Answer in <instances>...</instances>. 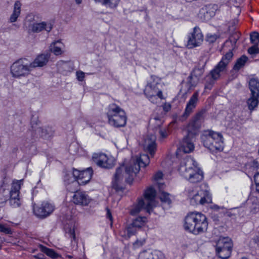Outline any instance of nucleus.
Returning a JSON list of instances; mask_svg holds the SVG:
<instances>
[{
  "label": "nucleus",
  "instance_id": "f257e3e1",
  "mask_svg": "<svg viewBox=\"0 0 259 259\" xmlns=\"http://www.w3.org/2000/svg\"><path fill=\"white\" fill-rule=\"evenodd\" d=\"M150 162L149 156L147 154H141L140 157L133 158L128 165L120 166L116 169L112 181L113 188L116 191L123 189L122 182L123 179L127 183H132L134 177L139 171L140 167H146Z\"/></svg>",
  "mask_w": 259,
  "mask_h": 259
},
{
  "label": "nucleus",
  "instance_id": "f03ea898",
  "mask_svg": "<svg viewBox=\"0 0 259 259\" xmlns=\"http://www.w3.org/2000/svg\"><path fill=\"white\" fill-rule=\"evenodd\" d=\"M178 170L182 177L191 183H198L203 179V171L198 167L195 160L190 156L182 160Z\"/></svg>",
  "mask_w": 259,
  "mask_h": 259
},
{
  "label": "nucleus",
  "instance_id": "7ed1b4c3",
  "mask_svg": "<svg viewBox=\"0 0 259 259\" xmlns=\"http://www.w3.org/2000/svg\"><path fill=\"white\" fill-rule=\"evenodd\" d=\"M207 226V218L201 213L190 212L185 218L184 228L193 234L198 235L204 232Z\"/></svg>",
  "mask_w": 259,
  "mask_h": 259
},
{
  "label": "nucleus",
  "instance_id": "20e7f679",
  "mask_svg": "<svg viewBox=\"0 0 259 259\" xmlns=\"http://www.w3.org/2000/svg\"><path fill=\"white\" fill-rule=\"evenodd\" d=\"M201 142L204 147L212 152L223 150V140L221 134L212 130H205L201 135Z\"/></svg>",
  "mask_w": 259,
  "mask_h": 259
},
{
  "label": "nucleus",
  "instance_id": "39448f33",
  "mask_svg": "<svg viewBox=\"0 0 259 259\" xmlns=\"http://www.w3.org/2000/svg\"><path fill=\"white\" fill-rule=\"evenodd\" d=\"M162 83L161 79L157 76L152 75L147 81L144 90V95L152 103H157L158 98L163 99L161 90Z\"/></svg>",
  "mask_w": 259,
  "mask_h": 259
},
{
  "label": "nucleus",
  "instance_id": "423d86ee",
  "mask_svg": "<svg viewBox=\"0 0 259 259\" xmlns=\"http://www.w3.org/2000/svg\"><path fill=\"white\" fill-rule=\"evenodd\" d=\"M108 122L114 127H123L126 123V116L124 111L115 104L108 106L107 113Z\"/></svg>",
  "mask_w": 259,
  "mask_h": 259
},
{
  "label": "nucleus",
  "instance_id": "0eeeda50",
  "mask_svg": "<svg viewBox=\"0 0 259 259\" xmlns=\"http://www.w3.org/2000/svg\"><path fill=\"white\" fill-rule=\"evenodd\" d=\"M32 71L29 62L26 59H20L14 62L10 67L12 77L20 78L28 76Z\"/></svg>",
  "mask_w": 259,
  "mask_h": 259
},
{
  "label": "nucleus",
  "instance_id": "6e6552de",
  "mask_svg": "<svg viewBox=\"0 0 259 259\" xmlns=\"http://www.w3.org/2000/svg\"><path fill=\"white\" fill-rule=\"evenodd\" d=\"M188 196L192 205H204L205 203L211 202V196L207 191L203 190L198 191L193 188L190 189L188 191Z\"/></svg>",
  "mask_w": 259,
  "mask_h": 259
},
{
  "label": "nucleus",
  "instance_id": "1a4fd4ad",
  "mask_svg": "<svg viewBox=\"0 0 259 259\" xmlns=\"http://www.w3.org/2000/svg\"><path fill=\"white\" fill-rule=\"evenodd\" d=\"M205 111L202 110L197 112L191 119L187 126V135L194 137L198 134L204 121Z\"/></svg>",
  "mask_w": 259,
  "mask_h": 259
},
{
  "label": "nucleus",
  "instance_id": "9d476101",
  "mask_svg": "<svg viewBox=\"0 0 259 259\" xmlns=\"http://www.w3.org/2000/svg\"><path fill=\"white\" fill-rule=\"evenodd\" d=\"M233 56L231 51L227 52L222 58L221 60L210 72L211 77L218 80L221 76V74L226 71L227 66L230 63Z\"/></svg>",
  "mask_w": 259,
  "mask_h": 259
},
{
  "label": "nucleus",
  "instance_id": "9b49d317",
  "mask_svg": "<svg viewBox=\"0 0 259 259\" xmlns=\"http://www.w3.org/2000/svg\"><path fill=\"white\" fill-rule=\"evenodd\" d=\"M147 222L146 217H139L134 219L132 222L127 225L123 232H120V235L125 238H129L135 235L137 231L144 226Z\"/></svg>",
  "mask_w": 259,
  "mask_h": 259
},
{
  "label": "nucleus",
  "instance_id": "f8f14e48",
  "mask_svg": "<svg viewBox=\"0 0 259 259\" xmlns=\"http://www.w3.org/2000/svg\"><path fill=\"white\" fill-rule=\"evenodd\" d=\"M21 181L14 182L12 184L11 190H9V198L10 205L14 208L21 205V201L19 197Z\"/></svg>",
  "mask_w": 259,
  "mask_h": 259
},
{
  "label": "nucleus",
  "instance_id": "ddd939ff",
  "mask_svg": "<svg viewBox=\"0 0 259 259\" xmlns=\"http://www.w3.org/2000/svg\"><path fill=\"white\" fill-rule=\"evenodd\" d=\"M34 214L38 218L44 219L50 215L54 210L55 206L47 201L42 202L39 206L33 205Z\"/></svg>",
  "mask_w": 259,
  "mask_h": 259
},
{
  "label": "nucleus",
  "instance_id": "4468645a",
  "mask_svg": "<svg viewBox=\"0 0 259 259\" xmlns=\"http://www.w3.org/2000/svg\"><path fill=\"white\" fill-rule=\"evenodd\" d=\"M203 41V35L198 27H195L193 31L188 36L187 46L189 49L200 46Z\"/></svg>",
  "mask_w": 259,
  "mask_h": 259
},
{
  "label": "nucleus",
  "instance_id": "2eb2a0df",
  "mask_svg": "<svg viewBox=\"0 0 259 259\" xmlns=\"http://www.w3.org/2000/svg\"><path fill=\"white\" fill-rule=\"evenodd\" d=\"M92 159L95 163L102 168L109 169L114 165L112 158L103 153H94Z\"/></svg>",
  "mask_w": 259,
  "mask_h": 259
},
{
  "label": "nucleus",
  "instance_id": "dca6fc26",
  "mask_svg": "<svg viewBox=\"0 0 259 259\" xmlns=\"http://www.w3.org/2000/svg\"><path fill=\"white\" fill-rule=\"evenodd\" d=\"M156 192L152 187L148 188L144 192V201L146 203V211L150 213L154 207L155 206V197Z\"/></svg>",
  "mask_w": 259,
  "mask_h": 259
},
{
  "label": "nucleus",
  "instance_id": "f3484780",
  "mask_svg": "<svg viewBox=\"0 0 259 259\" xmlns=\"http://www.w3.org/2000/svg\"><path fill=\"white\" fill-rule=\"evenodd\" d=\"M199 91H196L191 97L187 103L185 111L181 118L182 120L187 119L193 112L198 102Z\"/></svg>",
  "mask_w": 259,
  "mask_h": 259
},
{
  "label": "nucleus",
  "instance_id": "a211bd4d",
  "mask_svg": "<svg viewBox=\"0 0 259 259\" xmlns=\"http://www.w3.org/2000/svg\"><path fill=\"white\" fill-rule=\"evenodd\" d=\"M218 8V6L215 4H209L205 6L200 10V18L204 21L210 20L215 15Z\"/></svg>",
  "mask_w": 259,
  "mask_h": 259
},
{
  "label": "nucleus",
  "instance_id": "6ab92c4d",
  "mask_svg": "<svg viewBox=\"0 0 259 259\" xmlns=\"http://www.w3.org/2000/svg\"><path fill=\"white\" fill-rule=\"evenodd\" d=\"M145 151L148 152L153 157L156 150V137L154 135H148L145 139L143 143Z\"/></svg>",
  "mask_w": 259,
  "mask_h": 259
},
{
  "label": "nucleus",
  "instance_id": "aec40b11",
  "mask_svg": "<svg viewBox=\"0 0 259 259\" xmlns=\"http://www.w3.org/2000/svg\"><path fill=\"white\" fill-rule=\"evenodd\" d=\"M52 29V25L50 23L42 22L40 23H33L29 25L28 30L29 33H39L43 30L49 32Z\"/></svg>",
  "mask_w": 259,
  "mask_h": 259
},
{
  "label": "nucleus",
  "instance_id": "412c9836",
  "mask_svg": "<svg viewBox=\"0 0 259 259\" xmlns=\"http://www.w3.org/2000/svg\"><path fill=\"white\" fill-rule=\"evenodd\" d=\"M91 200L90 197L84 192L77 191L72 197V201L74 204L82 206L88 205Z\"/></svg>",
  "mask_w": 259,
  "mask_h": 259
},
{
  "label": "nucleus",
  "instance_id": "4be33fe9",
  "mask_svg": "<svg viewBox=\"0 0 259 259\" xmlns=\"http://www.w3.org/2000/svg\"><path fill=\"white\" fill-rule=\"evenodd\" d=\"M64 181L68 191L74 193L77 192L78 187L80 184L72 177L71 174H65Z\"/></svg>",
  "mask_w": 259,
  "mask_h": 259
},
{
  "label": "nucleus",
  "instance_id": "5701e85b",
  "mask_svg": "<svg viewBox=\"0 0 259 259\" xmlns=\"http://www.w3.org/2000/svg\"><path fill=\"white\" fill-rule=\"evenodd\" d=\"M194 137L187 135L184 138L181 146L178 149L180 152H183L185 153H189L193 151L194 145L193 144Z\"/></svg>",
  "mask_w": 259,
  "mask_h": 259
},
{
  "label": "nucleus",
  "instance_id": "b1692460",
  "mask_svg": "<svg viewBox=\"0 0 259 259\" xmlns=\"http://www.w3.org/2000/svg\"><path fill=\"white\" fill-rule=\"evenodd\" d=\"M204 73V68H195L191 75L188 78V83L189 84V88L195 87L199 79Z\"/></svg>",
  "mask_w": 259,
  "mask_h": 259
},
{
  "label": "nucleus",
  "instance_id": "393cba45",
  "mask_svg": "<svg viewBox=\"0 0 259 259\" xmlns=\"http://www.w3.org/2000/svg\"><path fill=\"white\" fill-rule=\"evenodd\" d=\"M50 57L49 53L38 55L32 62H29L32 69L36 67H41L47 64Z\"/></svg>",
  "mask_w": 259,
  "mask_h": 259
},
{
  "label": "nucleus",
  "instance_id": "a878e982",
  "mask_svg": "<svg viewBox=\"0 0 259 259\" xmlns=\"http://www.w3.org/2000/svg\"><path fill=\"white\" fill-rule=\"evenodd\" d=\"M93 170L91 167L88 168L86 170L81 171L79 180L77 181L80 185H84L88 183L92 178Z\"/></svg>",
  "mask_w": 259,
  "mask_h": 259
},
{
  "label": "nucleus",
  "instance_id": "bb28decb",
  "mask_svg": "<svg viewBox=\"0 0 259 259\" xmlns=\"http://www.w3.org/2000/svg\"><path fill=\"white\" fill-rule=\"evenodd\" d=\"M227 246L228 248H232L231 240L228 237L220 238L217 242L215 250H224Z\"/></svg>",
  "mask_w": 259,
  "mask_h": 259
},
{
  "label": "nucleus",
  "instance_id": "cd10ccee",
  "mask_svg": "<svg viewBox=\"0 0 259 259\" xmlns=\"http://www.w3.org/2000/svg\"><path fill=\"white\" fill-rule=\"evenodd\" d=\"M64 48V45L60 40L52 42L50 46V51L57 56L63 54Z\"/></svg>",
  "mask_w": 259,
  "mask_h": 259
},
{
  "label": "nucleus",
  "instance_id": "c85d7f7f",
  "mask_svg": "<svg viewBox=\"0 0 259 259\" xmlns=\"http://www.w3.org/2000/svg\"><path fill=\"white\" fill-rule=\"evenodd\" d=\"M142 259H163V254L158 251L153 252H144L140 255Z\"/></svg>",
  "mask_w": 259,
  "mask_h": 259
},
{
  "label": "nucleus",
  "instance_id": "c756f323",
  "mask_svg": "<svg viewBox=\"0 0 259 259\" xmlns=\"http://www.w3.org/2000/svg\"><path fill=\"white\" fill-rule=\"evenodd\" d=\"M21 4L19 1H16L14 6L12 14L10 17V22H15L20 15Z\"/></svg>",
  "mask_w": 259,
  "mask_h": 259
},
{
  "label": "nucleus",
  "instance_id": "7c9ffc66",
  "mask_svg": "<svg viewBox=\"0 0 259 259\" xmlns=\"http://www.w3.org/2000/svg\"><path fill=\"white\" fill-rule=\"evenodd\" d=\"M259 95L251 94L250 97L247 101V105L248 109L251 112L253 111L258 105V97Z\"/></svg>",
  "mask_w": 259,
  "mask_h": 259
},
{
  "label": "nucleus",
  "instance_id": "2f4dec72",
  "mask_svg": "<svg viewBox=\"0 0 259 259\" xmlns=\"http://www.w3.org/2000/svg\"><path fill=\"white\" fill-rule=\"evenodd\" d=\"M146 203L143 199H139L138 203L135 205L130 211L131 214L133 215H136L140 212V211L144 209L146 210Z\"/></svg>",
  "mask_w": 259,
  "mask_h": 259
},
{
  "label": "nucleus",
  "instance_id": "473e14b6",
  "mask_svg": "<svg viewBox=\"0 0 259 259\" xmlns=\"http://www.w3.org/2000/svg\"><path fill=\"white\" fill-rule=\"evenodd\" d=\"M57 66L58 70L62 73H66L72 69L71 64L68 62L60 61L57 63Z\"/></svg>",
  "mask_w": 259,
  "mask_h": 259
},
{
  "label": "nucleus",
  "instance_id": "72a5a7b5",
  "mask_svg": "<svg viewBox=\"0 0 259 259\" xmlns=\"http://www.w3.org/2000/svg\"><path fill=\"white\" fill-rule=\"evenodd\" d=\"M251 94L259 95V81L257 79L251 78L249 82Z\"/></svg>",
  "mask_w": 259,
  "mask_h": 259
},
{
  "label": "nucleus",
  "instance_id": "f704fd0d",
  "mask_svg": "<svg viewBox=\"0 0 259 259\" xmlns=\"http://www.w3.org/2000/svg\"><path fill=\"white\" fill-rule=\"evenodd\" d=\"M36 132L41 137L46 139L53 136L54 134V131L51 129V128L50 127L45 128L42 127H38L36 130Z\"/></svg>",
  "mask_w": 259,
  "mask_h": 259
},
{
  "label": "nucleus",
  "instance_id": "c9c22d12",
  "mask_svg": "<svg viewBox=\"0 0 259 259\" xmlns=\"http://www.w3.org/2000/svg\"><path fill=\"white\" fill-rule=\"evenodd\" d=\"M39 248L41 252L53 259L56 258L59 256V255L52 249L49 248L42 245H39Z\"/></svg>",
  "mask_w": 259,
  "mask_h": 259
},
{
  "label": "nucleus",
  "instance_id": "e433bc0d",
  "mask_svg": "<svg viewBox=\"0 0 259 259\" xmlns=\"http://www.w3.org/2000/svg\"><path fill=\"white\" fill-rule=\"evenodd\" d=\"M249 203L250 204V211L255 213L259 210V199L255 197H251L249 199Z\"/></svg>",
  "mask_w": 259,
  "mask_h": 259
},
{
  "label": "nucleus",
  "instance_id": "4c0bfd02",
  "mask_svg": "<svg viewBox=\"0 0 259 259\" xmlns=\"http://www.w3.org/2000/svg\"><path fill=\"white\" fill-rule=\"evenodd\" d=\"M227 248L224 250H216V252L218 256L222 259H227L231 255L232 248Z\"/></svg>",
  "mask_w": 259,
  "mask_h": 259
},
{
  "label": "nucleus",
  "instance_id": "58836bf2",
  "mask_svg": "<svg viewBox=\"0 0 259 259\" xmlns=\"http://www.w3.org/2000/svg\"><path fill=\"white\" fill-rule=\"evenodd\" d=\"M248 58L244 55L242 56L240 58L237 59L236 63L234 65L233 69L235 70H238L242 67L246 62Z\"/></svg>",
  "mask_w": 259,
  "mask_h": 259
},
{
  "label": "nucleus",
  "instance_id": "ea45409f",
  "mask_svg": "<svg viewBox=\"0 0 259 259\" xmlns=\"http://www.w3.org/2000/svg\"><path fill=\"white\" fill-rule=\"evenodd\" d=\"M205 89L210 90L214 84L216 79H214L211 77V75L209 74L205 77Z\"/></svg>",
  "mask_w": 259,
  "mask_h": 259
},
{
  "label": "nucleus",
  "instance_id": "a19ab883",
  "mask_svg": "<svg viewBox=\"0 0 259 259\" xmlns=\"http://www.w3.org/2000/svg\"><path fill=\"white\" fill-rule=\"evenodd\" d=\"M159 198L161 202L163 203L167 204L169 205L171 203L170 195L168 193L163 191L161 192L160 194Z\"/></svg>",
  "mask_w": 259,
  "mask_h": 259
},
{
  "label": "nucleus",
  "instance_id": "79ce46f5",
  "mask_svg": "<svg viewBox=\"0 0 259 259\" xmlns=\"http://www.w3.org/2000/svg\"><path fill=\"white\" fill-rule=\"evenodd\" d=\"M119 2L120 0H104L102 5L114 9L117 7Z\"/></svg>",
  "mask_w": 259,
  "mask_h": 259
},
{
  "label": "nucleus",
  "instance_id": "37998d69",
  "mask_svg": "<svg viewBox=\"0 0 259 259\" xmlns=\"http://www.w3.org/2000/svg\"><path fill=\"white\" fill-rule=\"evenodd\" d=\"M9 190L0 189V203H3L8 200Z\"/></svg>",
  "mask_w": 259,
  "mask_h": 259
},
{
  "label": "nucleus",
  "instance_id": "c03bdc74",
  "mask_svg": "<svg viewBox=\"0 0 259 259\" xmlns=\"http://www.w3.org/2000/svg\"><path fill=\"white\" fill-rule=\"evenodd\" d=\"M0 232L6 234H12L13 231L7 224L0 223Z\"/></svg>",
  "mask_w": 259,
  "mask_h": 259
},
{
  "label": "nucleus",
  "instance_id": "a18cd8bd",
  "mask_svg": "<svg viewBox=\"0 0 259 259\" xmlns=\"http://www.w3.org/2000/svg\"><path fill=\"white\" fill-rule=\"evenodd\" d=\"M250 38L251 43L257 45L259 42V33L255 31L251 33L250 35Z\"/></svg>",
  "mask_w": 259,
  "mask_h": 259
},
{
  "label": "nucleus",
  "instance_id": "49530a36",
  "mask_svg": "<svg viewBox=\"0 0 259 259\" xmlns=\"http://www.w3.org/2000/svg\"><path fill=\"white\" fill-rule=\"evenodd\" d=\"M218 37L219 36L216 34L209 33L206 36V40L209 43H213Z\"/></svg>",
  "mask_w": 259,
  "mask_h": 259
},
{
  "label": "nucleus",
  "instance_id": "de8ad7c7",
  "mask_svg": "<svg viewBox=\"0 0 259 259\" xmlns=\"http://www.w3.org/2000/svg\"><path fill=\"white\" fill-rule=\"evenodd\" d=\"M248 53L250 55H256L259 54V48L257 47V45H254L248 48Z\"/></svg>",
  "mask_w": 259,
  "mask_h": 259
},
{
  "label": "nucleus",
  "instance_id": "09e8293b",
  "mask_svg": "<svg viewBox=\"0 0 259 259\" xmlns=\"http://www.w3.org/2000/svg\"><path fill=\"white\" fill-rule=\"evenodd\" d=\"M66 174H71V176L73 178H74L75 180L77 181L79 180L80 174H81V171H79L77 169H73L72 172H67Z\"/></svg>",
  "mask_w": 259,
  "mask_h": 259
},
{
  "label": "nucleus",
  "instance_id": "8fccbe9b",
  "mask_svg": "<svg viewBox=\"0 0 259 259\" xmlns=\"http://www.w3.org/2000/svg\"><path fill=\"white\" fill-rule=\"evenodd\" d=\"M77 78L79 81H82L84 78V73L82 71L76 72Z\"/></svg>",
  "mask_w": 259,
  "mask_h": 259
},
{
  "label": "nucleus",
  "instance_id": "3c124183",
  "mask_svg": "<svg viewBox=\"0 0 259 259\" xmlns=\"http://www.w3.org/2000/svg\"><path fill=\"white\" fill-rule=\"evenodd\" d=\"M163 174L161 171H158L154 176V179L155 181H158L162 178Z\"/></svg>",
  "mask_w": 259,
  "mask_h": 259
},
{
  "label": "nucleus",
  "instance_id": "603ef678",
  "mask_svg": "<svg viewBox=\"0 0 259 259\" xmlns=\"http://www.w3.org/2000/svg\"><path fill=\"white\" fill-rule=\"evenodd\" d=\"M68 233L70 235V237L71 239L75 240V230L74 227L72 229H70Z\"/></svg>",
  "mask_w": 259,
  "mask_h": 259
},
{
  "label": "nucleus",
  "instance_id": "864d4df0",
  "mask_svg": "<svg viewBox=\"0 0 259 259\" xmlns=\"http://www.w3.org/2000/svg\"><path fill=\"white\" fill-rule=\"evenodd\" d=\"M106 211H107L106 217L111 221V225H112V221H113V218H112L111 213L110 212V209L108 208H106Z\"/></svg>",
  "mask_w": 259,
  "mask_h": 259
},
{
  "label": "nucleus",
  "instance_id": "5fc2aeb1",
  "mask_svg": "<svg viewBox=\"0 0 259 259\" xmlns=\"http://www.w3.org/2000/svg\"><path fill=\"white\" fill-rule=\"evenodd\" d=\"M250 166L254 169H256L259 167V164L256 160H253L250 164Z\"/></svg>",
  "mask_w": 259,
  "mask_h": 259
},
{
  "label": "nucleus",
  "instance_id": "6e6d98bb",
  "mask_svg": "<svg viewBox=\"0 0 259 259\" xmlns=\"http://www.w3.org/2000/svg\"><path fill=\"white\" fill-rule=\"evenodd\" d=\"M159 133L161 137L162 138H165L167 136V133L165 130H160Z\"/></svg>",
  "mask_w": 259,
  "mask_h": 259
},
{
  "label": "nucleus",
  "instance_id": "4d7b16f0",
  "mask_svg": "<svg viewBox=\"0 0 259 259\" xmlns=\"http://www.w3.org/2000/svg\"><path fill=\"white\" fill-rule=\"evenodd\" d=\"M162 107L163 110L165 112L168 111L171 108V105L168 103H165Z\"/></svg>",
  "mask_w": 259,
  "mask_h": 259
},
{
  "label": "nucleus",
  "instance_id": "13d9d810",
  "mask_svg": "<svg viewBox=\"0 0 259 259\" xmlns=\"http://www.w3.org/2000/svg\"><path fill=\"white\" fill-rule=\"evenodd\" d=\"M253 240L254 242L257 244V246L259 247V232L254 237Z\"/></svg>",
  "mask_w": 259,
  "mask_h": 259
},
{
  "label": "nucleus",
  "instance_id": "bf43d9fd",
  "mask_svg": "<svg viewBox=\"0 0 259 259\" xmlns=\"http://www.w3.org/2000/svg\"><path fill=\"white\" fill-rule=\"evenodd\" d=\"M34 257L37 259H46V257L42 253H38L37 254L34 255Z\"/></svg>",
  "mask_w": 259,
  "mask_h": 259
},
{
  "label": "nucleus",
  "instance_id": "052dcab7",
  "mask_svg": "<svg viewBox=\"0 0 259 259\" xmlns=\"http://www.w3.org/2000/svg\"><path fill=\"white\" fill-rule=\"evenodd\" d=\"M255 183H259V172H256L254 176Z\"/></svg>",
  "mask_w": 259,
  "mask_h": 259
},
{
  "label": "nucleus",
  "instance_id": "680f3d73",
  "mask_svg": "<svg viewBox=\"0 0 259 259\" xmlns=\"http://www.w3.org/2000/svg\"><path fill=\"white\" fill-rule=\"evenodd\" d=\"M256 185V190L259 192V183H255Z\"/></svg>",
  "mask_w": 259,
  "mask_h": 259
},
{
  "label": "nucleus",
  "instance_id": "e2e57ef3",
  "mask_svg": "<svg viewBox=\"0 0 259 259\" xmlns=\"http://www.w3.org/2000/svg\"><path fill=\"white\" fill-rule=\"evenodd\" d=\"M96 3H101L103 4V2L104 0H94Z\"/></svg>",
  "mask_w": 259,
  "mask_h": 259
},
{
  "label": "nucleus",
  "instance_id": "0e129e2a",
  "mask_svg": "<svg viewBox=\"0 0 259 259\" xmlns=\"http://www.w3.org/2000/svg\"><path fill=\"white\" fill-rule=\"evenodd\" d=\"M82 0H75V2L77 4H80L81 3Z\"/></svg>",
  "mask_w": 259,
  "mask_h": 259
},
{
  "label": "nucleus",
  "instance_id": "69168bd1",
  "mask_svg": "<svg viewBox=\"0 0 259 259\" xmlns=\"http://www.w3.org/2000/svg\"><path fill=\"white\" fill-rule=\"evenodd\" d=\"M67 179L68 180V182H70V178H69V177H67Z\"/></svg>",
  "mask_w": 259,
  "mask_h": 259
},
{
  "label": "nucleus",
  "instance_id": "338daca9",
  "mask_svg": "<svg viewBox=\"0 0 259 259\" xmlns=\"http://www.w3.org/2000/svg\"><path fill=\"white\" fill-rule=\"evenodd\" d=\"M237 40V39H236L235 42H236Z\"/></svg>",
  "mask_w": 259,
  "mask_h": 259
}]
</instances>
